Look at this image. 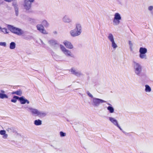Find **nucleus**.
<instances>
[{"label":"nucleus","instance_id":"nucleus-22","mask_svg":"<svg viewBox=\"0 0 153 153\" xmlns=\"http://www.w3.org/2000/svg\"><path fill=\"white\" fill-rule=\"evenodd\" d=\"M75 29H76V30L77 31H79L80 33H81L82 32V27L81 25L79 23H77L76 25V28Z\"/></svg>","mask_w":153,"mask_h":153},{"label":"nucleus","instance_id":"nucleus-23","mask_svg":"<svg viewBox=\"0 0 153 153\" xmlns=\"http://www.w3.org/2000/svg\"><path fill=\"white\" fill-rule=\"evenodd\" d=\"M42 121L40 119H37L34 121V124L36 126H39L42 124Z\"/></svg>","mask_w":153,"mask_h":153},{"label":"nucleus","instance_id":"nucleus-44","mask_svg":"<svg viewBox=\"0 0 153 153\" xmlns=\"http://www.w3.org/2000/svg\"><path fill=\"white\" fill-rule=\"evenodd\" d=\"M40 42H41L42 44V43H44L43 42V41L41 39H40Z\"/></svg>","mask_w":153,"mask_h":153},{"label":"nucleus","instance_id":"nucleus-21","mask_svg":"<svg viewBox=\"0 0 153 153\" xmlns=\"http://www.w3.org/2000/svg\"><path fill=\"white\" fill-rule=\"evenodd\" d=\"M63 21L65 22L69 23L71 22V19L69 17L66 15L63 18Z\"/></svg>","mask_w":153,"mask_h":153},{"label":"nucleus","instance_id":"nucleus-36","mask_svg":"<svg viewBox=\"0 0 153 153\" xmlns=\"http://www.w3.org/2000/svg\"><path fill=\"white\" fill-rule=\"evenodd\" d=\"M0 45L5 47L6 46V43L5 42H0Z\"/></svg>","mask_w":153,"mask_h":153},{"label":"nucleus","instance_id":"nucleus-7","mask_svg":"<svg viewBox=\"0 0 153 153\" xmlns=\"http://www.w3.org/2000/svg\"><path fill=\"white\" fill-rule=\"evenodd\" d=\"M71 74L79 77L83 76V74L80 71H77L74 68H72L69 70Z\"/></svg>","mask_w":153,"mask_h":153},{"label":"nucleus","instance_id":"nucleus-9","mask_svg":"<svg viewBox=\"0 0 153 153\" xmlns=\"http://www.w3.org/2000/svg\"><path fill=\"white\" fill-rule=\"evenodd\" d=\"M22 5L24 11L28 12L29 10V0H24Z\"/></svg>","mask_w":153,"mask_h":153},{"label":"nucleus","instance_id":"nucleus-45","mask_svg":"<svg viewBox=\"0 0 153 153\" xmlns=\"http://www.w3.org/2000/svg\"><path fill=\"white\" fill-rule=\"evenodd\" d=\"M53 33H54V34H57V33L56 31H54L53 32Z\"/></svg>","mask_w":153,"mask_h":153},{"label":"nucleus","instance_id":"nucleus-25","mask_svg":"<svg viewBox=\"0 0 153 153\" xmlns=\"http://www.w3.org/2000/svg\"><path fill=\"white\" fill-rule=\"evenodd\" d=\"M38 21L37 19L29 18V23L33 25L37 23Z\"/></svg>","mask_w":153,"mask_h":153},{"label":"nucleus","instance_id":"nucleus-39","mask_svg":"<svg viewBox=\"0 0 153 153\" xmlns=\"http://www.w3.org/2000/svg\"><path fill=\"white\" fill-rule=\"evenodd\" d=\"M116 126H117L121 131H122L123 132V131H124L121 128L119 125L118 124Z\"/></svg>","mask_w":153,"mask_h":153},{"label":"nucleus","instance_id":"nucleus-2","mask_svg":"<svg viewBox=\"0 0 153 153\" xmlns=\"http://www.w3.org/2000/svg\"><path fill=\"white\" fill-rule=\"evenodd\" d=\"M8 29L13 33L18 36H24L26 34V32L22 29L14 27L10 25L8 26Z\"/></svg>","mask_w":153,"mask_h":153},{"label":"nucleus","instance_id":"nucleus-37","mask_svg":"<svg viewBox=\"0 0 153 153\" xmlns=\"http://www.w3.org/2000/svg\"><path fill=\"white\" fill-rule=\"evenodd\" d=\"M148 10L150 11H152L153 10V6H150L148 7Z\"/></svg>","mask_w":153,"mask_h":153},{"label":"nucleus","instance_id":"nucleus-19","mask_svg":"<svg viewBox=\"0 0 153 153\" xmlns=\"http://www.w3.org/2000/svg\"><path fill=\"white\" fill-rule=\"evenodd\" d=\"M109 120L115 126H117L118 125L117 121L112 117H109Z\"/></svg>","mask_w":153,"mask_h":153},{"label":"nucleus","instance_id":"nucleus-48","mask_svg":"<svg viewBox=\"0 0 153 153\" xmlns=\"http://www.w3.org/2000/svg\"><path fill=\"white\" fill-rule=\"evenodd\" d=\"M67 120V121H69L68 120Z\"/></svg>","mask_w":153,"mask_h":153},{"label":"nucleus","instance_id":"nucleus-41","mask_svg":"<svg viewBox=\"0 0 153 153\" xmlns=\"http://www.w3.org/2000/svg\"><path fill=\"white\" fill-rule=\"evenodd\" d=\"M42 45L43 47L45 48V47L46 45L44 43L42 44Z\"/></svg>","mask_w":153,"mask_h":153},{"label":"nucleus","instance_id":"nucleus-40","mask_svg":"<svg viewBox=\"0 0 153 153\" xmlns=\"http://www.w3.org/2000/svg\"><path fill=\"white\" fill-rule=\"evenodd\" d=\"M123 133L126 135H128L129 134V133H127L125 131H123Z\"/></svg>","mask_w":153,"mask_h":153},{"label":"nucleus","instance_id":"nucleus-24","mask_svg":"<svg viewBox=\"0 0 153 153\" xmlns=\"http://www.w3.org/2000/svg\"><path fill=\"white\" fill-rule=\"evenodd\" d=\"M12 94H16L17 95L21 96L22 94V92L21 90H19L12 92Z\"/></svg>","mask_w":153,"mask_h":153},{"label":"nucleus","instance_id":"nucleus-14","mask_svg":"<svg viewBox=\"0 0 153 153\" xmlns=\"http://www.w3.org/2000/svg\"><path fill=\"white\" fill-rule=\"evenodd\" d=\"M0 134L2 136V137L4 139H7L8 137V135L6 134V131L5 130H0Z\"/></svg>","mask_w":153,"mask_h":153},{"label":"nucleus","instance_id":"nucleus-33","mask_svg":"<svg viewBox=\"0 0 153 153\" xmlns=\"http://www.w3.org/2000/svg\"><path fill=\"white\" fill-rule=\"evenodd\" d=\"M112 47L114 49H116L117 47V44L114 41L111 42Z\"/></svg>","mask_w":153,"mask_h":153},{"label":"nucleus","instance_id":"nucleus-5","mask_svg":"<svg viewBox=\"0 0 153 153\" xmlns=\"http://www.w3.org/2000/svg\"><path fill=\"white\" fill-rule=\"evenodd\" d=\"M60 46L61 51L66 56H70L73 58H74V55L71 53L70 51L67 50L65 47L62 45H60Z\"/></svg>","mask_w":153,"mask_h":153},{"label":"nucleus","instance_id":"nucleus-43","mask_svg":"<svg viewBox=\"0 0 153 153\" xmlns=\"http://www.w3.org/2000/svg\"><path fill=\"white\" fill-rule=\"evenodd\" d=\"M2 0H0V5L2 4Z\"/></svg>","mask_w":153,"mask_h":153},{"label":"nucleus","instance_id":"nucleus-30","mask_svg":"<svg viewBox=\"0 0 153 153\" xmlns=\"http://www.w3.org/2000/svg\"><path fill=\"white\" fill-rule=\"evenodd\" d=\"M145 91L146 92H150L151 91V88L148 85H145Z\"/></svg>","mask_w":153,"mask_h":153},{"label":"nucleus","instance_id":"nucleus-31","mask_svg":"<svg viewBox=\"0 0 153 153\" xmlns=\"http://www.w3.org/2000/svg\"><path fill=\"white\" fill-rule=\"evenodd\" d=\"M19 97L17 96H14L13 98L11 99V102H13L15 103L16 102L17 100H19Z\"/></svg>","mask_w":153,"mask_h":153},{"label":"nucleus","instance_id":"nucleus-47","mask_svg":"<svg viewBox=\"0 0 153 153\" xmlns=\"http://www.w3.org/2000/svg\"><path fill=\"white\" fill-rule=\"evenodd\" d=\"M51 146L53 147V148H54V146H53L52 145H51Z\"/></svg>","mask_w":153,"mask_h":153},{"label":"nucleus","instance_id":"nucleus-11","mask_svg":"<svg viewBox=\"0 0 153 153\" xmlns=\"http://www.w3.org/2000/svg\"><path fill=\"white\" fill-rule=\"evenodd\" d=\"M37 4V3L35 2V0H29V13L33 12V11L31 10L30 8Z\"/></svg>","mask_w":153,"mask_h":153},{"label":"nucleus","instance_id":"nucleus-32","mask_svg":"<svg viewBox=\"0 0 153 153\" xmlns=\"http://www.w3.org/2000/svg\"><path fill=\"white\" fill-rule=\"evenodd\" d=\"M1 32H3L4 34H7L9 33L7 29L5 28H2Z\"/></svg>","mask_w":153,"mask_h":153},{"label":"nucleus","instance_id":"nucleus-1","mask_svg":"<svg viewBox=\"0 0 153 153\" xmlns=\"http://www.w3.org/2000/svg\"><path fill=\"white\" fill-rule=\"evenodd\" d=\"M132 66L135 74L138 76H142L143 68L141 65L134 61H133Z\"/></svg>","mask_w":153,"mask_h":153},{"label":"nucleus","instance_id":"nucleus-17","mask_svg":"<svg viewBox=\"0 0 153 153\" xmlns=\"http://www.w3.org/2000/svg\"><path fill=\"white\" fill-rule=\"evenodd\" d=\"M13 5L14 8L16 15L17 16L18 15L19 7L18 4L16 2H14L13 3Z\"/></svg>","mask_w":153,"mask_h":153},{"label":"nucleus","instance_id":"nucleus-38","mask_svg":"<svg viewBox=\"0 0 153 153\" xmlns=\"http://www.w3.org/2000/svg\"><path fill=\"white\" fill-rule=\"evenodd\" d=\"M128 44L130 47H132L133 46V44L131 42V41H128Z\"/></svg>","mask_w":153,"mask_h":153},{"label":"nucleus","instance_id":"nucleus-34","mask_svg":"<svg viewBox=\"0 0 153 153\" xmlns=\"http://www.w3.org/2000/svg\"><path fill=\"white\" fill-rule=\"evenodd\" d=\"M60 136L62 137L65 136L66 135V134L63 131H61L59 132Z\"/></svg>","mask_w":153,"mask_h":153},{"label":"nucleus","instance_id":"nucleus-26","mask_svg":"<svg viewBox=\"0 0 153 153\" xmlns=\"http://www.w3.org/2000/svg\"><path fill=\"white\" fill-rule=\"evenodd\" d=\"M107 109L110 113H112L114 112V109L112 106H109L107 107Z\"/></svg>","mask_w":153,"mask_h":153},{"label":"nucleus","instance_id":"nucleus-3","mask_svg":"<svg viewBox=\"0 0 153 153\" xmlns=\"http://www.w3.org/2000/svg\"><path fill=\"white\" fill-rule=\"evenodd\" d=\"M91 105L95 107L99 106L101 103L106 102L103 100L95 97L93 98V99H91Z\"/></svg>","mask_w":153,"mask_h":153},{"label":"nucleus","instance_id":"nucleus-29","mask_svg":"<svg viewBox=\"0 0 153 153\" xmlns=\"http://www.w3.org/2000/svg\"><path fill=\"white\" fill-rule=\"evenodd\" d=\"M16 46V43L14 42H11L10 45V49H14Z\"/></svg>","mask_w":153,"mask_h":153},{"label":"nucleus","instance_id":"nucleus-20","mask_svg":"<svg viewBox=\"0 0 153 153\" xmlns=\"http://www.w3.org/2000/svg\"><path fill=\"white\" fill-rule=\"evenodd\" d=\"M47 115V113L45 112L42 111H39L37 116L39 117H43L46 116Z\"/></svg>","mask_w":153,"mask_h":153},{"label":"nucleus","instance_id":"nucleus-42","mask_svg":"<svg viewBox=\"0 0 153 153\" xmlns=\"http://www.w3.org/2000/svg\"><path fill=\"white\" fill-rule=\"evenodd\" d=\"M132 47H130L129 48H130V51H132Z\"/></svg>","mask_w":153,"mask_h":153},{"label":"nucleus","instance_id":"nucleus-10","mask_svg":"<svg viewBox=\"0 0 153 153\" xmlns=\"http://www.w3.org/2000/svg\"><path fill=\"white\" fill-rule=\"evenodd\" d=\"M70 34L71 36L73 37H76L79 35L81 33L79 31H77L76 29H74L70 31Z\"/></svg>","mask_w":153,"mask_h":153},{"label":"nucleus","instance_id":"nucleus-46","mask_svg":"<svg viewBox=\"0 0 153 153\" xmlns=\"http://www.w3.org/2000/svg\"><path fill=\"white\" fill-rule=\"evenodd\" d=\"M107 104L108 105H109V106H112V105H111V104H110L109 103H107Z\"/></svg>","mask_w":153,"mask_h":153},{"label":"nucleus","instance_id":"nucleus-13","mask_svg":"<svg viewBox=\"0 0 153 153\" xmlns=\"http://www.w3.org/2000/svg\"><path fill=\"white\" fill-rule=\"evenodd\" d=\"M19 100L20 101L21 104H25L26 103H29V101L28 100L25 98L23 96L20 97H19Z\"/></svg>","mask_w":153,"mask_h":153},{"label":"nucleus","instance_id":"nucleus-18","mask_svg":"<svg viewBox=\"0 0 153 153\" xmlns=\"http://www.w3.org/2000/svg\"><path fill=\"white\" fill-rule=\"evenodd\" d=\"M48 43L50 45L52 46L59 45L57 41L54 39H51L48 41Z\"/></svg>","mask_w":153,"mask_h":153},{"label":"nucleus","instance_id":"nucleus-8","mask_svg":"<svg viewBox=\"0 0 153 153\" xmlns=\"http://www.w3.org/2000/svg\"><path fill=\"white\" fill-rule=\"evenodd\" d=\"M37 30L41 33L43 34H47L48 32L45 29L42 24H38L36 26Z\"/></svg>","mask_w":153,"mask_h":153},{"label":"nucleus","instance_id":"nucleus-28","mask_svg":"<svg viewBox=\"0 0 153 153\" xmlns=\"http://www.w3.org/2000/svg\"><path fill=\"white\" fill-rule=\"evenodd\" d=\"M42 25L44 27H48L49 25V24L47 22V21L44 20H43L42 22Z\"/></svg>","mask_w":153,"mask_h":153},{"label":"nucleus","instance_id":"nucleus-12","mask_svg":"<svg viewBox=\"0 0 153 153\" xmlns=\"http://www.w3.org/2000/svg\"><path fill=\"white\" fill-rule=\"evenodd\" d=\"M63 43L66 47L67 48L72 49L73 48V45L69 41H65Z\"/></svg>","mask_w":153,"mask_h":153},{"label":"nucleus","instance_id":"nucleus-6","mask_svg":"<svg viewBox=\"0 0 153 153\" xmlns=\"http://www.w3.org/2000/svg\"><path fill=\"white\" fill-rule=\"evenodd\" d=\"M121 19L120 15L118 13H116L114 15V17L113 20V25H117L119 24Z\"/></svg>","mask_w":153,"mask_h":153},{"label":"nucleus","instance_id":"nucleus-15","mask_svg":"<svg viewBox=\"0 0 153 153\" xmlns=\"http://www.w3.org/2000/svg\"><path fill=\"white\" fill-rule=\"evenodd\" d=\"M29 111L33 115L37 116L39 111L37 109L29 107Z\"/></svg>","mask_w":153,"mask_h":153},{"label":"nucleus","instance_id":"nucleus-4","mask_svg":"<svg viewBox=\"0 0 153 153\" xmlns=\"http://www.w3.org/2000/svg\"><path fill=\"white\" fill-rule=\"evenodd\" d=\"M147 49L145 48L140 47L139 49V57L142 59H146L147 58L146 53H147Z\"/></svg>","mask_w":153,"mask_h":153},{"label":"nucleus","instance_id":"nucleus-16","mask_svg":"<svg viewBox=\"0 0 153 153\" xmlns=\"http://www.w3.org/2000/svg\"><path fill=\"white\" fill-rule=\"evenodd\" d=\"M1 93H0V98L1 99H4L5 98H8V96L4 93H5V91L3 90H0Z\"/></svg>","mask_w":153,"mask_h":153},{"label":"nucleus","instance_id":"nucleus-35","mask_svg":"<svg viewBox=\"0 0 153 153\" xmlns=\"http://www.w3.org/2000/svg\"><path fill=\"white\" fill-rule=\"evenodd\" d=\"M86 93L88 96L92 98V99H93V98H94L93 96L88 91H87L86 92Z\"/></svg>","mask_w":153,"mask_h":153},{"label":"nucleus","instance_id":"nucleus-27","mask_svg":"<svg viewBox=\"0 0 153 153\" xmlns=\"http://www.w3.org/2000/svg\"><path fill=\"white\" fill-rule=\"evenodd\" d=\"M107 37L111 42L114 41V36L112 33H109Z\"/></svg>","mask_w":153,"mask_h":153}]
</instances>
